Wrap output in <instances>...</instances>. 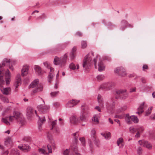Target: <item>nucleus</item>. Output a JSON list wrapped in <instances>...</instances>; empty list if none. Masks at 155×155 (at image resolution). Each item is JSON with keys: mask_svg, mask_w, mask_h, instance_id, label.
Wrapping results in <instances>:
<instances>
[{"mask_svg": "<svg viewBox=\"0 0 155 155\" xmlns=\"http://www.w3.org/2000/svg\"><path fill=\"white\" fill-rule=\"evenodd\" d=\"M76 50V48L75 47H74L73 48L72 51L71 52L74 53L75 54V52Z\"/></svg>", "mask_w": 155, "mask_h": 155, "instance_id": "nucleus-60", "label": "nucleus"}, {"mask_svg": "<svg viewBox=\"0 0 155 155\" xmlns=\"http://www.w3.org/2000/svg\"><path fill=\"white\" fill-rule=\"evenodd\" d=\"M59 93L58 91H56L55 92H52L50 93V95L51 97H54L56 96Z\"/></svg>", "mask_w": 155, "mask_h": 155, "instance_id": "nucleus-39", "label": "nucleus"}, {"mask_svg": "<svg viewBox=\"0 0 155 155\" xmlns=\"http://www.w3.org/2000/svg\"><path fill=\"white\" fill-rule=\"evenodd\" d=\"M10 76L11 75L10 72L7 69L5 71V81L7 84H9L10 81Z\"/></svg>", "mask_w": 155, "mask_h": 155, "instance_id": "nucleus-15", "label": "nucleus"}, {"mask_svg": "<svg viewBox=\"0 0 155 155\" xmlns=\"http://www.w3.org/2000/svg\"><path fill=\"white\" fill-rule=\"evenodd\" d=\"M79 140L81 142V144H82V146H85V140L84 138V137L80 138Z\"/></svg>", "mask_w": 155, "mask_h": 155, "instance_id": "nucleus-40", "label": "nucleus"}, {"mask_svg": "<svg viewBox=\"0 0 155 155\" xmlns=\"http://www.w3.org/2000/svg\"><path fill=\"white\" fill-rule=\"evenodd\" d=\"M94 143L97 146H98L100 144V141L98 139H97L96 138L95 139H94Z\"/></svg>", "mask_w": 155, "mask_h": 155, "instance_id": "nucleus-49", "label": "nucleus"}, {"mask_svg": "<svg viewBox=\"0 0 155 155\" xmlns=\"http://www.w3.org/2000/svg\"><path fill=\"white\" fill-rule=\"evenodd\" d=\"M115 25L110 22L107 23V28L111 29L115 27Z\"/></svg>", "mask_w": 155, "mask_h": 155, "instance_id": "nucleus-31", "label": "nucleus"}, {"mask_svg": "<svg viewBox=\"0 0 155 155\" xmlns=\"http://www.w3.org/2000/svg\"><path fill=\"white\" fill-rule=\"evenodd\" d=\"M34 110L31 107H27L26 111V114L28 116H30L33 114Z\"/></svg>", "mask_w": 155, "mask_h": 155, "instance_id": "nucleus-18", "label": "nucleus"}, {"mask_svg": "<svg viewBox=\"0 0 155 155\" xmlns=\"http://www.w3.org/2000/svg\"><path fill=\"white\" fill-rule=\"evenodd\" d=\"M140 133L139 132V131H137V133L136 134L135 136L136 137L138 138L140 137Z\"/></svg>", "mask_w": 155, "mask_h": 155, "instance_id": "nucleus-59", "label": "nucleus"}, {"mask_svg": "<svg viewBox=\"0 0 155 155\" xmlns=\"http://www.w3.org/2000/svg\"><path fill=\"white\" fill-rule=\"evenodd\" d=\"M76 56V54L74 53L71 52L70 55V57L71 60L74 59Z\"/></svg>", "mask_w": 155, "mask_h": 155, "instance_id": "nucleus-43", "label": "nucleus"}, {"mask_svg": "<svg viewBox=\"0 0 155 155\" xmlns=\"http://www.w3.org/2000/svg\"><path fill=\"white\" fill-rule=\"evenodd\" d=\"M114 85V84L111 82H109L107 83V90L110 89Z\"/></svg>", "mask_w": 155, "mask_h": 155, "instance_id": "nucleus-37", "label": "nucleus"}, {"mask_svg": "<svg viewBox=\"0 0 155 155\" xmlns=\"http://www.w3.org/2000/svg\"><path fill=\"white\" fill-rule=\"evenodd\" d=\"M125 121L128 124H131V120L134 123H137L139 122V119L135 115L130 116L129 114H126L125 117Z\"/></svg>", "mask_w": 155, "mask_h": 155, "instance_id": "nucleus-6", "label": "nucleus"}, {"mask_svg": "<svg viewBox=\"0 0 155 155\" xmlns=\"http://www.w3.org/2000/svg\"><path fill=\"white\" fill-rule=\"evenodd\" d=\"M53 129H54V132L57 134H58L60 133V130L58 128L56 127Z\"/></svg>", "mask_w": 155, "mask_h": 155, "instance_id": "nucleus-51", "label": "nucleus"}, {"mask_svg": "<svg viewBox=\"0 0 155 155\" xmlns=\"http://www.w3.org/2000/svg\"><path fill=\"white\" fill-rule=\"evenodd\" d=\"M28 66H24L21 70L22 75L24 76L26 75L28 73Z\"/></svg>", "mask_w": 155, "mask_h": 155, "instance_id": "nucleus-17", "label": "nucleus"}, {"mask_svg": "<svg viewBox=\"0 0 155 155\" xmlns=\"http://www.w3.org/2000/svg\"><path fill=\"white\" fill-rule=\"evenodd\" d=\"M144 128L142 126H138L137 127V130L139 131L140 133H142L144 130Z\"/></svg>", "mask_w": 155, "mask_h": 155, "instance_id": "nucleus-36", "label": "nucleus"}, {"mask_svg": "<svg viewBox=\"0 0 155 155\" xmlns=\"http://www.w3.org/2000/svg\"><path fill=\"white\" fill-rule=\"evenodd\" d=\"M92 120L94 121L95 122L98 123V120L97 117L96 116H94L92 119Z\"/></svg>", "mask_w": 155, "mask_h": 155, "instance_id": "nucleus-50", "label": "nucleus"}, {"mask_svg": "<svg viewBox=\"0 0 155 155\" xmlns=\"http://www.w3.org/2000/svg\"><path fill=\"white\" fill-rule=\"evenodd\" d=\"M0 90L3 94L8 95L10 93L11 89L9 87L2 88L0 89Z\"/></svg>", "mask_w": 155, "mask_h": 155, "instance_id": "nucleus-19", "label": "nucleus"}, {"mask_svg": "<svg viewBox=\"0 0 155 155\" xmlns=\"http://www.w3.org/2000/svg\"><path fill=\"white\" fill-rule=\"evenodd\" d=\"M96 131L94 129H92L91 132V137H93V139H95L96 138Z\"/></svg>", "mask_w": 155, "mask_h": 155, "instance_id": "nucleus-32", "label": "nucleus"}, {"mask_svg": "<svg viewBox=\"0 0 155 155\" xmlns=\"http://www.w3.org/2000/svg\"><path fill=\"white\" fill-rule=\"evenodd\" d=\"M144 104L145 102H143L140 104L139 107L137 109L138 111H140V113H142L143 112V109L144 108Z\"/></svg>", "mask_w": 155, "mask_h": 155, "instance_id": "nucleus-25", "label": "nucleus"}, {"mask_svg": "<svg viewBox=\"0 0 155 155\" xmlns=\"http://www.w3.org/2000/svg\"><path fill=\"white\" fill-rule=\"evenodd\" d=\"M35 70L36 72L39 75L42 74V71L41 68L38 65L35 66Z\"/></svg>", "mask_w": 155, "mask_h": 155, "instance_id": "nucleus-21", "label": "nucleus"}, {"mask_svg": "<svg viewBox=\"0 0 155 155\" xmlns=\"http://www.w3.org/2000/svg\"><path fill=\"white\" fill-rule=\"evenodd\" d=\"M127 108V107L126 106H124L123 107H121L122 111H123L125 110Z\"/></svg>", "mask_w": 155, "mask_h": 155, "instance_id": "nucleus-57", "label": "nucleus"}, {"mask_svg": "<svg viewBox=\"0 0 155 155\" xmlns=\"http://www.w3.org/2000/svg\"><path fill=\"white\" fill-rule=\"evenodd\" d=\"M94 56L93 53H92L86 55L83 61V67L86 69L89 68L92 62V58Z\"/></svg>", "mask_w": 155, "mask_h": 155, "instance_id": "nucleus-3", "label": "nucleus"}, {"mask_svg": "<svg viewBox=\"0 0 155 155\" xmlns=\"http://www.w3.org/2000/svg\"><path fill=\"white\" fill-rule=\"evenodd\" d=\"M57 123V120H55L51 122V126L52 127V128H51V129H53L54 127H55V126L56 125V124Z\"/></svg>", "mask_w": 155, "mask_h": 155, "instance_id": "nucleus-42", "label": "nucleus"}, {"mask_svg": "<svg viewBox=\"0 0 155 155\" xmlns=\"http://www.w3.org/2000/svg\"><path fill=\"white\" fill-rule=\"evenodd\" d=\"M89 113L88 106L85 104L81 106V110L80 116V118L82 121H86L87 120V114Z\"/></svg>", "mask_w": 155, "mask_h": 155, "instance_id": "nucleus-2", "label": "nucleus"}, {"mask_svg": "<svg viewBox=\"0 0 155 155\" xmlns=\"http://www.w3.org/2000/svg\"><path fill=\"white\" fill-rule=\"evenodd\" d=\"M11 62L10 60L7 58L4 59L2 64H0V74H3L4 71L3 70V68L6 66H9V68L12 70H13L14 68L12 66H10V64Z\"/></svg>", "mask_w": 155, "mask_h": 155, "instance_id": "nucleus-7", "label": "nucleus"}, {"mask_svg": "<svg viewBox=\"0 0 155 155\" xmlns=\"http://www.w3.org/2000/svg\"><path fill=\"white\" fill-rule=\"evenodd\" d=\"M4 82L3 79V77L2 76H0V84H2Z\"/></svg>", "mask_w": 155, "mask_h": 155, "instance_id": "nucleus-52", "label": "nucleus"}, {"mask_svg": "<svg viewBox=\"0 0 155 155\" xmlns=\"http://www.w3.org/2000/svg\"><path fill=\"white\" fill-rule=\"evenodd\" d=\"M10 155H19V152L17 149H12Z\"/></svg>", "mask_w": 155, "mask_h": 155, "instance_id": "nucleus-27", "label": "nucleus"}, {"mask_svg": "<svg viewBox=\"0 0 155 155\" xmlns=\"http://www.w3.org/2000/svg\"><path fill=\"white\" fill-rule=\"evenodd\" d=\"M29 146L28 145H25L24 144V145H22V146H18L19 148L21 150H27L29 148Z\"/></svg>", "mask_w": 155, "mask_h": 155, "instance_id": "nucleus-33", "label": "nucleus"}, {"mask_svg": "<svg viewBox=\"0 0 155 155\" xmlns=\"http://www.w3.org/2000/svg\"><path fill=\"white\" fill-rule=\"evenodd\" d=\"M47 137L48 139L51 141L53 139L52 135L49 133H48L47 134Z\"/></svg>", "mask_w": 155, "mask_h": 155, "instance_id": "nucleus-44", "label": "nucleus"}, {"mask_svg": "<svg viewBox=\"0 0 155 155\" xmlns=\"http://www.w3.org/2000/svg\"><path fill=\"white\" fill-rule=\"evenodd\" d=\"M49 108V107L48 105L40 104L37 107L38 111L43 113H44L48 111Z\"/></svg>", "mask_w": 155, "mask_h": 155, "instance_id": "nucleus-10", "label": "nucleus"}, {"mask_svg": "<svg viewBox=\"0 0 155 155\" xmlns=\"http://www.w3.org/2000/svg\"><path fill=\"white\" fill-rule=\"evenodd\" d=\"M138 143L141 146L145 147L148 149H150L152 147V146L150 143L144 140H139L138 141Z\"/></svg>", "mask_w": 155, "mask_h": 155, "instance_id": "nucleus-11", "label": "nucleus"}, {"mask_svg": "<svg viewBox=\"0 0 155 155\" xmlns=\"http://www.w3.org/2000/svg\"><path fill=\"white\" fill-rule=\"evenodd\" d=\"M142 148L140 147H138V149L137 150V153L139 155H140L142 153Z\"/></svg>", "mask_w": 155, "mask_h": 155, "instance_id": "nucleus-47", "label": "nucleus"}, {"mask_svg": "<svg viewBox=\"0 0 155 155\" xmlns=\"http://www.w3.org/2000/svg\"><path fill=\"white\" fill-rule=\"evenodd\" d=\"M77 68H76V66L75 64L73 63H71L69 66V68L70 69L74 70L76 69V68L77 69H78L79 68V66L78 64H77L76 65Z\"/></svg>", "mask_w": 155, "mask_h": 155, "instance_id": "nucleus-24", "label": "nucleus"}, {"mask_svg": "<svg viewBox=\"0 0 155 155\" xmlns=\"http://www.w3.org/2000/svg\"><path fill=\"white\" fill-rule=\"evenodd\" d=\"M39 152L41 153H43L44 154H45L46 153L45 150L43 149H39Z\"/></svg>", "mask_w": 155, "mask_h": 155, "instance_id": "nucleus-53", "label": "nucleus"}, {"mask_svg": "<svg viewBox=\"0 0 155 155\" xmlns=\"http://www.w3.org/2000/svg\"><path fill=\"white\" fill-rule=\"evenodd\" d=\"M79 102V100H72L68 101L66 105V106L67 107H72L76 105Z\"/></svg>", "mask_w": 155, "mask_h": 155, "instance_id": "nucleus-13", "label": "nucleus"}, {"mask_svg": "<svg viewBox=\"0 0 155 155\" xmlns=\"http://www.w3.org/2000/svg\"><path fill=\"white\" fill-rule=\"evenodd\" d=\"M44 66L50 70V72L48 77V81L49 83H51L53 78L54 76V68L51 67L50 64L48 62L46 61L43 63Z\"/></svg>", "mask_w": 155, "mask_h": 155, "instance_id": "nucleus-5", "label": "nucleus"}, {"mask_svg": "<svg viewBox=\"0 0 155 155\" xmlns=\"http://www.w3.org/2000/svg\"><path fill=\"white\" fill-rule=\"evenodd\" d=\"M5 144L6 145H11L12 144V141L11 138H8L5 141Z\"/></svg>", "mask_w": 155, "mask_h": 155, "instance_id": "nucleus-28", "label": "nucleus"}, {"mask_svg": "<svg viewBox=\"0 0 155 155\" xmlns=\"http://www.w3.org/2000/svg\"><path fill=\"white\" fill-rule=\"evenodd\" d=\"M16 120L18 121L22 122L24 120V117L18 111H14L13 113V115L9 117L10 121H12L14 120Z\"/></svg>", "mask_w": 155, "mask_h": 155, "instance_id": "nucleus-4", "label": "nucleus"}, {"mask_svg": "<svg viewBox=\"0 0 155 155\" xmlns=\"http://www.w3.org/2000/svg\"><path fill=\"white\" fill-rule=\"evenodd\" d=\"M126 91L127 90L126 89H120L116 91V92L117 94L118 95L122 94L123 96L122 97L116 96L115 97L117 99H125L128 96V94L126 93Z\"/></svg>", "mask_w": 155, "mask_h": 155, "instance_id": "nucleus-9", "label": "nucleus"}, {"mask_svg": "<svg viewBox=\"0 0 155 155\" xmlns=\"http://www.w3.org/2000/svg\"><path fill=\"white\" fill-rule=\"evenodd\" d=\"M111 137V134L110 132H107V140L110 139Z\"/></svg>", "mask_w": 155, "mask_h": 155, "instance_id": "nucleus-56", "label": "nucleus"}, {"mask_svg": "<svg viewBox=\"0 0 155 155\" xmlns=\"http://www.w3.org/2000/svg\"><path fill=\"white\" fill-rule=\"evenodd\" d=\"M105 77L103 74H98L96 77V80L98 81H100L103 80L105 78Z\"/></svg>", "mask_w": 155, "mask_h": 155, "instance_id": "nucleus-22", "label": "nucleus"}, {"mask_svg": "<svg viewBox=\"0 0 155 155\" xmlns=\"http://www.w3.org/2000/svg\"><path fill=\"white\" fill-rule=\"evenodd\" d=\"M47 147L48 149V150L49 153H52V148L54 149V148H55V146L54 144V145H52V147H51L50 145H48L47 146Z\"/></svg>", "mask_w": 155, "mask_h": 155, "instance_id": "nucleus-35", "label": "nucleus"}, {"mask_svg": "<svg viewBox=\"0 0 155 155\" xmlns=\"http://www.w3.org/2000/svg\"><path fill=\"white\" fill-rule=\"evenodd\" d=\"M106 87V84H102L101 86V87L103 89H104V88H105Z\"/></svg>", "mask_w": 155, "mask_h": 155, "instance_id": "nucleus-64", "label": "nucleus"}, {"mask_svg": "<svg viewBox=\"0 0 155 155\" xmlns=\"http://www.w3.org/2000/svg\"><path fill=\"white\" fill-rule=\"evenodd\" d=\"M137 130V128H135L134 126H132L130 127L129 131L130 133L133 134Z\"/></svg>", "mask_w": 155, "mask_h": 155, "instance_id": "nucleus-30", "label": "nucleus"}, {"mask_svg": "<svg viewBox=\"0 0 155 155\" xmlns=\"http://www.w3.org/2000/svg\"><path fill=\"white\" fill-rule=\"evenodd\" d=\"M8 153V150H6L3 151V155H7Z\"/></svg>", "mask_w": 155, "mask_h": 155, "instance_id": "nucleus-62", "label": "nucleus"}, {"mask_svg": "<svg viewBox=\"0 0 155 155\" xmlns=\"http://www.w3.org/2000/svg\"><path fill=\"white\" fill-rule=\"evenodd\" d=\"M81 45L82 48H85L87 46V44L86 41H82L81 42Z\"/></svg>", "mask_w": 155, "mask_h": 155, "instance_id": "nucleus-41", "label": "nucleus"}, {"mask_svg": "<svg viewBox=\"0 0 155 155\" xmlns=\"http://www.w3.org/2000/svg\"><path fill=\"white\" fill-rule=\"evenodd\" d=\"M114 72L118 75L124 77L127 75L126 69L122 67H118L114 70Z\"/></svg>", "mask_w": 155, "mask_h": 155, "instance_id": "nucleus-8", "label": "nucleus"}, {"mask_svg": "<svg viewBox=\"0 0 155 155\" xmlns=\"http://www.w3.org/2000/svg\"><path fill=\"white\" fill-rule=\"evenodd\" d=\"M70 121L72 123L74 124L76 123V117L74 115L71 116L70 118Z\"/></svg>", "mask_w": 155, "mask_h": 155, "instance_id": "nucleus-34", "label": "nucleus"}, {"mask_svg": "<svg viewBox=\"0 0 155 155\" xmlns=\"http://www.w3.org/2000/svg\"><path fill=\"white\" fill-rule=\"evenodd\" d=\"M67 58V54H65L60 58L55 56L54 60V64L61 67H64L65 65Z\"/></svg>", "mask_w": 155, "mask_h": 155, "instance_id": "nucleus-1", "label": "nucleus"}, {"mask_svg": "<svg viewBox=\"0 0 155 155\" xmlns=\"http://www.w3.org/2000/svg\"><path fill=\"white\" fill-rule=\"evenodd\" d=\"M98 58V56H97L96 58H95L93 60V62L94 65V67L95 68H97V59Z\"/></svg>", "mask_w": 155, "mask_h": 155, "instance_id": "nucleus-48", "label": "nucleus"}, {"mask_svg": "<svg viewBox=\"0 0 155 155\" xmlns=\"http://www.w3.org/2000/svg\"><path fill=\"white\" fill-rule=\"evenodd\" d=\"M69 152V150L68 149H66L64 151V155H68Z\"/></svg>", "mask_w": 155, "mask_h": 155, "instance_id": "nucleus-55", "label": "nucleus"}, {"mask_svg": "<svg viewBox=\"0 0 155 155\" xmlns=\"http://www.w3.org/2000/svg\"><path fill=\"white\" fill-rule=\"evenodd\" d=\"M39 80L37 79L33 81L29 86V88H34L37 86L39 84H38Z\"/></svg>", "mask_w": 155, "mask_h": 155, "instance_id": "nucleus-20", "label": "nucleus"}, {"mask_svg": "<svg viewBox=\"0 0 155 155\" xmlns=\"http://www.w3.org/2000/svg\"><path fill=\"white\" fill-rule=\"evenodd\" d=\"M151 111H150V110L149 108H148L147 111L146 112V114L147 115H148L150 114L151 113Z\"/></svg>", "mask_w": 155, "mask_h": 155, "instance_id": "nucleus-63", "label": "nucleus"}, {"mask_svg": "<svg viewBox=\"0 0 155 155\" xmlns=\"http://www.w3.org/2000/svg\"><path fill=\"white\" fill-rule=\"evenodd\" d=\"M97 100L98 103L101 104L102 102V99L101 95H98L97 96Z\"/></svg>", "mask_w": 155, "mask_h": 155, "instance_id": "nucleus-46", "label": "nucleus"}, {"mask_svg": "<svg viewBox=\"0 0 155 155\" xmlns=\"http://www.w3.org/2000/svg\"><path fill=\"white\" fill-rule=\"evenodd\" d=\"M2 122L4 123L7 125H10V122L6 118H2Z\"/></svg>", "mask_w": 155, "mask_h": 155, "instance_id": "nucleus-38", "label": "nucleus"}, {"mask_svg": "<svg viewBox=\"0 0 155 155\" xmlns=\"http://www.w3.org/2000/svg\"><path fill=\"white\" fill-rule=\"evenodd\" d=\"M2 101L5 103H8L9 102L8 99L6 97H2Z\"/></svg>", "mask_w": 155, "mask_h": 155, "instance_id": "nucleus-45", "label": "nucleus"}, {"mask_svg": "<svg viewBox=\"0 0 155 155\" xmlns=\"http://www.w3.org/2000/svg\"><path fill=\"white\" fill-rule=\"evenodd\" d=\"M148 68V66L146 64H144L143 67V69L144 70L145 69H147Z\"/></svg>", "mask_w": 155, "mask_h": 155, "instance_id": "nucleus-58", "label": "nucleus"}, {"mask_svg": "<svg viewBox=\"0 0 155 155\" xmlns=\"http://www.w3.org/2000/svg\"><path fill=\"white\" fill-rule=\"evenodd\" d=\"M136 91V88L135 87L134 88H130V93H132Z\"/></svg>", "mask_w": 155, "mask_h": 155, "instance_id": "nucleus-54", "label": "nucleus"}, {"mask_svg": "<svg viewBox=\"0 0 155 155\" xmlns=\"http://www.w3.org/2000/svg\"><path fill=\"white\" fill-rule=\"evenodd\" d=\"M21 75L18 74L17 75L15 82V86L16 88H17L21 84Z\"/></svg>", "mask_w": 155, "mask_h": 155, "instance_id": "nucleus-14", "label": "nucleus"}, {"mask_svg": "<svg viewBox=\"0 0 155 155\" xmlns=\"http://www.w3.org/2000/svg\"><path fill=\"white\" fill-rule=\"evenodd\" d=\"M127 27H131L132 26L128 24L127 21L124 20H122L121 21V27L120 29L121 31L124 30Z\"/></svg>", "mask_w": 155, "mask_h": 155, "instance_id": "nucleus-12", "label": "nucleus"}, {"mask_svg": "<svg viewBox=\"0 0 155 155\" xmlns=\"http://www.w3.org/2000/svg\"><path fill=\"white\" fill-rule=\"evenodd\" d=\"M38 117L39 118L38 125L39 127H40L41 125L43 122L45 121V117H41L39 116H38Z\"/></svg>", "mask_w": 155, "mask_h": 155, "instance_id": "nucleus-26", "label": "nucleus"}, {"mask_svg": "<svg viewBox=\"0 0 155 155\" xmlns=\"http://www.w3.org/2000/svg\"><path fill=\"white\" fill-rule=\"evenodd\" d=\"M43 87L41 84H40L33 90V92L34 93H36L42 91L43 90Z\"/></svg>", "mask_w": 155, "mask_h": 155, "instance_id": "nucleus-16", "label": "nucleus"}, {"mask_svg": "<svg viewBox=\"0 0 155 155\" xmlns=\"http://www.w3.org/2000/svg\"><path fill=\"white\" fill-rule=\"evenodd\" d=\"M98 70L100 71H101L104 70L105 69V67L102 62L98 63Z\"/></svg>", "mask_w": 155, "mask_h": 155, "instance_id": "nucleus-23", "label": "nucleus"}, {"mask_svg": "<svg viewBox=\"0 0 155 155\" xmlns=\"http://www.w3.org/2000/svg\"><path fill=\"white\" fill-rule=\"evenodd\" d=\"M95 109H96L98 111L101 112V110L100 108V107L98 106H96L95 108Z\"/></svg>", "mask_w": 155, "mask_h": 155, "instance_id": "nucleus-61", "label": "nucleus"}, {"mask_svg": "<svg viewBox=\"0 0 155 155\" xmlns=\"http://www.w3.org/2000/svg\"><path fill=\"white\" fill-rule=\"evenodd\" d=\"M123 139L122 137H120L117 140V144L118 146H119L120 144H121L122 147H123L124 146V145L122 143L123 142Z\"/></svg>", "mask_w": 155, "mask_h": 155, "instance_id": "nucleus-29", "label": "nucleus"}]
</instances>
